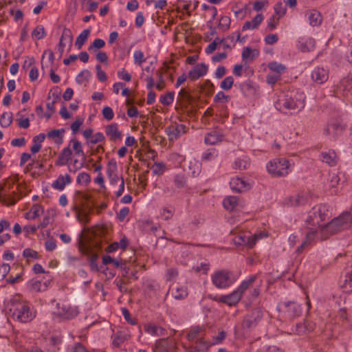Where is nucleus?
Returning <instances> with one entry per match:
<instances>
[{
  "label": "nucleus",
  "mask_w": 352,
  "mask_h": 352,
  "mask_svg": "<svg viewBox=\"0 0 352 352\" xmlns=\"http://www.w3.org/2000/svg\"><path fill=\"white\" fill-rule=\"evenodd\" d=\"M305 96L302 92L294 90L283 91L278 96L275 107L285 113L291 111L298 112L305 107Z\"/></svg>",
  "instance_id": "obj_1"
},
{
  "label": "nucleus",
  "mask_w": 352,
  "mask_h": 352,
  "mask_svg": "<svg viewBox=\"0 0 352 352\" xmlns=\"http://www.w3.org/2000/svg\"><path fill=\"white\" fill-rule=\"evenodd\" d=\"M351 223L352 213L350 212H343L339 217L324 225V228H320L318 234L322 239L326 240L331 235L349 228Z\"/></svg>",
  "instance_id": "obj_2"
},
{
  "label": "nucleus",
  "mask_w": 352,
  "mask_h": 352,
  "mask_svg": "<svg viewBox=\"0 0 352 352\" xmlns=\"http://www.w3.org/2000/svg\"><path fill=\"white\" fill-rule=\"evenodd\" d=\"M10 316L20 322H28L35 317V313L30 307V305L25 300L21 299L20 296H15L10 301L9 305Z\"/></svg>",
  "instance_id": "obj_3"
},
{
  "label": "nucleus",
  "mask_w": 352,
  "mask_h": 352,
  "mask_svg": "<svg viewBox=\"0 0 352 352\" xmlns=\"http://www.w3.org/2000/svg\"><path fill=\"white\" fill-rule=\"evenodd\" d=\"M329 217V206L325 204H317L308 212L305 220L306 227L310 231H318L324 228L322 223Z\"/></svg>",
  "instance_id": "obj_4"
},
{
  "label": "nucleus",
  "mask_w": 352,
  "mask_h": 352,
  "mask_svg": "<svg viewBox=\"0 0 352 352\" xmlns=\"http://www.w3.org/2000/svg\"><path fill=\"white\" fill-rule=\"evenodd\" d=\"M179 100L184 108V111L190 120L196 121L197 118L198 101L195 91L190 92L186 89H182L179 93Z\"/></svg>",
  "instance_id": "obj_5"
},
{
  "label": "nucleus",
  "mask_w": 352,
  "mask_h": 352,
  "mask_svg": "<svg viewBox=\"0 0 352 352\" xmlns=\"http://www.w3.org/2000/svg\"><path fill=\"white\" fill-rule=\"evenodd\" d=\"M292 164L286 158H276L267 164L270 174L274 177H285L290 172Z\"/></svg>",
  "instance_id": "obj_6"
},
{
  "label": "nucleus",
  "mask_w": 352,
  "mask_h": 352,
  "mask_svg": "<svg viewBox=\"0 0 352 352\" xmlns=\"http://www.w3.org/2000/svg\"><path fill=\"white\" fill-rule=\"evenodd\" d=\"M13 187L14 183L10 180H7L0 186V202L8 206L14 205L21 198L15 190L10 192Z\"/></svg>",
  "instance_id": "obj_7"
},
{
  "label": "nucleus",
  "mask_w": 352,
  "mask_h": 352,
  "mask_svg": "<svg viewBox=\"0 0 352 352\" xmlns=\"http://www.w3.org/2000/svg\"><path fill=\"white\" fill-rule=\"evenodd\" d=\"M212 280L217 287L223 289L232 285L237 280V276L230 270H222L215 272Z\"/></svg>",
  "instance_id": "obj_8"
},
{
  "label": "nucleus",
  "mask_w": 352,
  "mask_h": 352,
  "mask_svg": "<svg viewBox=\"0 0 352 352\" xmlns=\"http://www.w3.org/2000/svg\"><path fill=\"white\" fill-rule=\"evenodd\" d=\"M280 312L286 320H292L302 315V308L296 301L283 302L280 304Z\"/></svg>",
  "instance_id": "obj_9"
},
{
  "label": "nucleus",
  "mask_w": 352,
  "mask_h": 352,
  "mask_svg": "<svg viewBox=\"0 0 352 352\" xmlns=\"http://www.w3.org/2000/svg\"><path fill=\"white\" fill-rule=\"evenodd\" d=\"M263 318V310L259 307L254 308L245 315L242 322V327L249 329L254 328L261 322Z\"/></svg>",
  "instance_id": "obj_10"
},
{
  "label": "nucleus",
  "mask_w": 352,
  "mask_h": 352,
  "mask_svg": "<svg viewBox=\"0 0 352 352\" xmlns=\"http://www.w3.org/2000/svg\"><path fill=\"white\" fill-rule=\"evenodd\" d=\"M54 314L60 319L71 320L77 316L78 312L67 304L58 302Z\"/></svg>",
  "instance_id": "obj_11"
},
{
  "label": "nucleus",
  "mask_w": 352,
  "mask_h": 352,
  "mask_svg": "<svg viewBox=\"0 0 352 352\" xmlns=\"http://www.w3.org/2000/svg\"><path fill=\"white\" fill-rule=\"evenodd\" d=\"M233 241L238 245H247L251 248L256 243V236L250 232H241L233 238Z\"/></svg>",
  "instance_id": "obj_12"
},
{
  "label": "nucleus",
  "mask_w": 352,
  "mask_h": 352,
  "mask_svg": "<svg viewBox=\"0 0 352 352\" xmlns=\"http://www.w3.org/2000/svg\"><path fill=\"white\" fill-rule=\"evenodd\" d=\"M344 129V126L339 121L333 120L327 124V126L324 129V133L327 135L331 136L335 139L343 131Z\"/></svg>",
  "instance_id": "obj_13"
},
{
  "label": "nucleus",
  "mask_w": 352,
  "mask_h": 352,
  "mask_svg": "<svg viewBox=\"0 0 352 352\" xmlns=\"http://www.w3.org/2000/svg\"><path fill=\"white\" fill-rule=\"evenodd\" d=\"M105 133L111 142H116L122 139V131L118 129L117 123H111L105 127Z\"/></svg>",
  "instance_id": "obj_14"
},
{
  "label": "nucleus",
  "mask_w": 352,
  "mask_h": 352,
  "mask_svg": "<svg viewBox=\"0 0 352 352\" xmlns=\"http://www.w3.org/2000/svg\"><path fill=\"white\" fill-rule=\"evenodd\" d=\"M72 35L69 29L65 28L63 31V34L60 38L59 43L58 45V52L59 53V58H60L63 54L65 47L66 45L65 42H69V45L72 43Z\"/></svg>",
  "instance_id": "obj_15"
},
{
  "label": "nucleus",
  "mask_w": 352,
  "mask_h": 352,
  "mask_svg": "<svg viewBox=\"0 0 352 352\" xmlns=\"http://www.w3.org/2000/svg\"><path fill=\"white\" fill-rule=\"evenodd\" d=\"M185 126L183 124L170 125L166 129V133L170 141L178 139L185 132Z\"/></svg>",
  "instance_id": "obj_16"
},
{
  "label": "nucleus",
  "mask_w": 352,
  "mask_h": 352,
  "mask_svg": "<svg viewBox=\"0 0 352 352\" xmlns=\"http://www.w3.org/2000/svg\"><path fill=\"white\" fill-rule=\"evenodd\" d=\"M329 72L323 67H316L311 73L312 80L317 84H322L328 80Z\"/></svg>",
  "instance_id": "obj_17"
},
{
  "label": "nucleus",
  "mask_w": 352,
  "mask_h": 352,
  "mask_svg": "<svg viewBox=\"0 0 352 352\" xmlns=\"http://www.w3.org/2000/svg\"><path fill=\"white\" fill-rule=\"evenodd\" d=\"M72 179L69 174L60 175L52 184V187L58 190H63L67 185L72 183Z\"/></svg>",
  "instance_id": "obj_18"
},
{
  "label": "nucleus",
  "mask_w": 352,
  "mask_h": 352,
  "mask_svg": "<svg viewBox=\"0 0 352 352\" xmlns=\"http://www.w3.org/2000/svg\"><path fill=\"white\" fill-rule=\"evenodd\" d=\"M51 280H46L45 281L38 280L36 279H32L28 283L30 289L35 292H42L47 289Z\"/></svg>",
  "instance_id": "obj_19"
},
{
  "label": "nucleus",
  "mask_w": 352,
  "mask_h": 352,
  "mask_svg": "<svg viewBox=\"0 0 352 352\" xmlns=\"http://www.w3.org/2000/svg\"><path fill=\"white\" fill-rule=\"evenodd\" d=\"M318 231H309L306 234L305 240L302 242V243L298 247V248L296 250V252L299 254H301L303 250L308 246L309 244L311 243V241H313L314 239H317L319 241H323L324 239H322L319 235L318 234Z\"/></svg>",
  "instance_id": "obj_20"
},
{
  "label": "nucleus",
  "mask_w": 352,
  "mask_h": 352,
  "mask_svg": "<svg viewBox=\"0 0 352 352\" xmlns=\"http://www.w3.org/2000/svg\"><path fill=\"white\" fill-rule=\"evenodd\" d=\"M230 185L232 190L236 192H245L250 188V184L239 177L232 178Z\"/></svg>",
  "instance_id": "obj_21"
},
{
  "label": "nucleus",
  "mask_w": 352,
  "mask_h": 352,
  "mask_svg": "<svg viewBox=\"0 0 352 352\" xmlns=\"http://www.w3.org/2000/svg\"><path fill=\"white\" fill-rule=\"evenodd\" d=\"M173 347V343L168 339L163 338L159 339L156 341L155 347L153 349L154 352H171V349Z\"/></svg>",
  "instance_id": "obj_22"
},
{
  "label": "nucleus",
  "mask_w": 352,
  "mask_h": 352,
  "mask_svg": "<svg viewBox=\"0 0 352 352\" xmlns=\"http://www.w3.org/2000/svg\"><path fill=\"white\" fill-rule=\"evenodd\" d=\"M339 182L340 177L336 173H329L327 179V187L328 190L331 195H336L338 193Z\"/></svg>",
  "instance_id": "obj_23"
},
{
  "label": "nucleus",
  "mask_w": 352,
  "mask_h": 352,
  "mask_svg": "<svg viewBox=\"0 0 352 352\" xmlns=\"http://www.w3.org/2000/svg\"><path fill=\"white\" fill-rule=\"evenodd\" d=\"M241 298V296L240 294L236 292V290H234L228 295L221 296L219 298V302L231 307L236 305L240 301Z\"/></svg>",
  "instance_id": "obj_24"
},
{
  "label": "nucleus",
  "mask_w": 352,
  "mask_h": 352,
  "mask_svg": "<svg viewBox=\"0 0 352 352\" xmlns=\"http://www.w3.org/2000/svg\"><path fill=\"white\" fill-rule=\"evenodd\" d=\"M320 155L322 161L327 163L330 166H334L338 163V157L333 150L322 152Z\"/></svg>",
  "instance_id": "obj_25"
},
{
  "label": "nucleus",
  "mask_w": 352,
  "mask_h": 352,
  "mask_svg": "<svg viewBox=\"0 0 352 352\" xmlns=\"http://www.w3.org/2000/svg\"><path fill=\"white\" fill-rule=\"evenodd\" d=\"M72 151L71 148H64L60 155H58L56 164L58 166H64L68 164L69 161L72 159Z\"/></svg>",
  "instance_id": "obj_26"
},
{
  "label": "nucleus",
  "mask_w": 352,
  "mask_h": 352,
  "mask_svg": "<svg viewBox=\"0 0 352 352\" xmlns=\"http://www.w3.org/2000/svg\"><path fill=\"white\" fill-rule=\"evenodd\" d=\"M345 278L342 287L346 292H352V263L346 267L345 270Z\"/></svg>",
  "instance_id": "obj_27"
},
{
  "label": "nucleus",
  "mask_w": 352,
  "mask_h": 352,
  "mask_svg": "<svg viewBox=\"0 0 352 352\" xmlns=\"http://www.w3.org/2000/svg\"><path fill=\"white\" fill-rule=\"evenodd\" d=\"M68 147H72V151L74 152L75 155L82 157V160H85V154L82 149V145L76 138H72L69 142Z\"/></svg>",
  "instance_id": "obj_28"
},
{
  "label": "nucleus",
  "mask_w": 352,
  "mask_h": 352,
  "mask_svg": "<svg viewBox=\"0 0 352 352\" xmlns=\"http://www.w3.org/2000/svg\"><path fill=\"white\" fill-rule=\"evenodd\" d=\"M65 132L64 129H54L47 133V138L52 140L56 144L59 145L63 142Z\"/></svg>",
  "instance_id": "obj_29"
},
{
  "label": "nucleus",
  "mask_w": 352,
  "mask_h": 352,
  "mask_svg": "<svg viewBox=\"0 0 352 352\" xmlns=\"http://www.w3.org/2000/svg\"><path fill=\"white\" fill-rule=\"evenodd\" d=\"M264 19V16L262 14H258L252 21H246L243 27L242 31H246L248 30H254L258 28L259 25L261 23Z\"/></svg>",
  "instance_id": "obj_30"
},
{
  "label": "nucleus",
  "mask_w": 352,
  "mask_h": 352,
  "mask_svg": "<svg viewBox=\"0 0 352 352\" xmlns=\"http://www.w3.org/2000/svg\"><path fill=\"white\" fill-rule=\"evenodd\" d=\"M144 331L155 336H163L165 335L166 330L163 327H158L152 324H148L144 326Z\"/></svg>",
  "instance_id": "obj_31"
},
{
  "label": "nucleus",
  "mask_w": 352,
  "mask_h": 352,
  "mask_svg": "<svg viewBox=\"0 0 352 352\" xmlns=\"http://www.w3.org/2000/svg\"><path fill=\"white\" fill-rule=\"evenodd\" d=\"M44 212V209L42 206L39 204H34L30 210L25 214V217L27 219H35L42 214Z\"/></svg>",
  "instance_id": "obj_32"
},
{
  "label": "nucleus",
  "mask_w": 352,
  "mask_h": 352,
  "mask_svg": "<svg viewBox=\"0 0 352 352\" xmlns=\"http://www.w3.org/2000/svg\"><path fill=\"white\" fill-rule=\"evenodd\" d=\"M307 197L304 193H299L288 199V204L292 206H298L306 203Z\"/></svg>",
  "instance_id": "obj_33"
},
{
  "label": "nucleus",
  "mask_w": 352,
  "mask_h": 352,
  "mask_svg": "<svg viewBox=\"0 0 352 352\" xmlns=\"http://www.w3.org/2000/svg\"><path fill=\"white\" fill-rule=\"evenodd\" d=\"M256 279V276L252 275L250 276L248 279L243 280L237 287L236 290L241 297L243 294L253 284Z\"/></svg>",
  "instance_id": "obj_34"
},
{
  "label": "nucleus",
  "mask_w": 352,
  "mask_h": 352,
  "mask_svg": "<svg viewBox=\"0 0 352 352\" xmlns=\"http://www.w3.org/2000/svg\"><path fill=\"white\" fill-rule=\"evenodd\" d=\"M90 34V30L89 29L84 30L77 37L75 45L78 50H80L85 45L88 37Z\"/></svg>",
  "instance_id": "obj_35"
},
{
  "label": "nucleus",
  "mask_w": 352,
  "mask_h": 352,
  "mask_svg": "<svg viewBox=\"0 0 352 352\" xmlns=\"http://www.w3.org/2000/svg\"><path fill=\"white\" fill-rule=\"evenodd\" d=\"M308 19L311 26H317L320 24L322 16L318 11L311 10L308 13Z\"/></svg>",
  "instance_id": "obj_36"
},
{
  "label": "nucleus",
  "mask_w": 352,
  "mask_h": 352,
  "mask_svg": "<svg viewBox=\"0 0 352 352\" xmlns=\"http://www.w3.org/2000/svg\"><path fill=\"white\" fill-rule=\"evenodd\" d=\"M213 91L214 85L210 81L206 80L203 84H199V93L210 96Z\"/></svg>",
  "instance_id": "obj_37"
},
{
  "label": "nucleus",
  "mask_w": 352,
  "mask_h": 352,
  "mask_svg": "<svg viewBox=\"0 0 352 352\" xmlns=\"http://www.w3.org/2000/svg\"><path fill=\"white\" fill-rule=\"evenodd\" d=\"M238 198L235 196H230L224 199L223 204L224 208L228 210H233L237 206Z\"/></svg>",
  "instance_id": "obj_38"
},
{
  "label": "nucleus",
  "mask_w": 352,
  "mask_h": 352,
  "mask_svg": "<svg viewBox=\"0 0 352 352\" xmlns=\"http://www.w3.org/2000/svg\"><path fill=\"white\" fill-rule=\"evenodd\" d=\"M32 36L34 40H41L46 36V32L43 25H37L32 32Z\"/></svg>",
  "instance_id": "obj_39"
},
{
  "label": "nucleus",
  "mask_w": 352,
  "mask_h": 352,
  "mask_svg": "<svg viewBox=\"0 0 352 352\" xmlns=\"http://www.w3.org/2000/svg\"><path fill=\"white\" fill-rule=\"evenodd\" d=\"M173 296L177 300L183 299L188 295L186 289L184 287H177L172 289Z\"/></svg>",
  "instance_id": "obj_40"
},
{
  "label": "nucleus",
  "mask_w": 352,
  "mask_h": 352,
  "mask_svg": "<svg viewBox=\"0 0 352 352\" xmlns=\"http://www.w3.org/2000/svg\"><path fill=\"white\" fill-rule=\"evenodd\" d=\"M151 168L155 175L160 176L166 170V166L164 162H155L154 164L151 166Z\"/></svg>",
  "instance_id": "obj_41"
},
{
  "label": "nucleus",
  "mask_w": 352,
  "mask_h": 352,
  "mask_svg": "<svg viewBox=\"0 0 352 352\" xmlns=\"http://www.w3.org/2000/svg\"><path fill=\"white\" fill-rule=\"evenodd\" d=\"M76 182L78 184L87 186L91 182V176L85 172L80 173L77 176Z\"/></svg>",
  "instance_id": "obj_42"
},
{
  "label": "nucleus",
  "mask_w": 352,
  "mask_h": 352,
  "mask_svg": "<svg viewBox=\"0 0 352 352\" xmlns=\"http://www.w3.org/2000/svg\"><path fill=\"white\" fill-rule=\"evenodd\" d=\"M174 186L177 190L182 189L186 186V179L184 175H176L173 180Z\"/></svg>",
  "instance_id": "obj_43"
},
{
  "label": "nucleus",
  "mask_w": 352,
  "mask_h": 352,
  "mask_svg": "<svg viewBox=\"0 0 352 352\" xmlns=\"http://www.w3.org/2000/svg\"><path fill=\"white\" fill-rule=\"evenodd\" d=\"M268 67L271 71L276 72V74H278L279 76L286 69L285 65L276 62L270 63L268 65Z\"/></svg>",
  "instance_id": "obj_44"
},
{
  "label": "nucleus",
  "mask_w": 352,
  "mask_h": 352,
  "mask_svg": "<svg viewBox=\"0 0 352 352\" xmlns=\"http://www.w3.org/2000/svg\"><path fill=\"white\" fill-rule=\"evenodd\" d=\"M190 343L197 344L198 342V327H193L186 335Z\"/></svg>",
  "instance_id": "obj_45"
},
{
  "label": "nucleus",
  "mask_w": 352,
  "mask_h": 352,
  "mask_svg": "<svg viewBox=\"0 0 352 352\" xmlns=\"http://www.w3.org/2000/svg\"><path fill=\"white\" fill-rule=\"evenodd\" d=\"M250 166V160L247 158L237 159L234 162V168L239 170H245Z\"/></svg>",
  "instance_id": "obj_46"
},
{
  "label": "nucleus",
  "mask_w": 352,
  "mask_h": 352,
  "mask_svg": "<svg viewBox=\"0 0 352 352\" xmlns=\"http://www.w3.org/2000/svg\"><path fill=\"white\" fill-rule=\"evenodd\" d=\"M12 122V116L10 113H3L0 118V124L2 127H8Z\"/></svg>",
  "instance_id": "obj_47"
},
{
  "label": "nucleus",
  "mask_w": 352,
  "mask_h": 352,
  "mask_svg": "<svg viewBox=\"0 0 352 352\" xmlns=\"http://www.w3.org/2000/svg\"><path fill=\"white\" fill-rule=\"evenodd\" d=\"M338 322H341L342 324L346 326L349 323L348 316L345 309H340L336 316Z\"/></svg>",
  "instance_id": "obj_48"
},
{
  "label": "nucleus",
  "mask_w": 352,
  "mask_h": 352,
  "mask_svg": "<svg viewBox=\"0 0 352 352\" xmlns=\"http://www.w3.org/2000/svg\"><path fill=\"white\" fill-rule=\"evenodd\" d=\"M126 340V335L123 334L122 332H118L113 338L112 344L115 347H120Z\"/></svg>",
  "instance_id": "obj_49"
},
{
  "label": "nucleus",
  "mask_w": 352,
  "mask_h": 352,
  "mask_svg": "<svg viewBox=\"0 0 352 352\" xmlns=\"http://www.w3.org/2000/svg\"><path fill=\"white\" fill-rule=\"evenodd\" d=\"M231 19L228 16H223L219 20V27L223 31H227L230 26Z\"/></svg>",
  "instance_id": "obj_50"
},
{
  "label": "nucleus",
  "mask_w": 352,
  "mask_h": 352,
  "mask_svg": "<svg viewBox=\"0 0 352 352\" xmlns=\"http://www.w3.org/2000/svg\"><path fill=\"white\" fill-rule=\"evenodd\" d=\"M90 77V72L89 70H83L77 76L76 81L78 83L82 84L88 82Z\"/></svg>",
  "instance_id": "obj_51"
},
{
  "label": "nucleus",
  "mask_w": 352,
  "mask_h": 352,
  "mask_svg": "<svg viewBox=\"0 0 352 352\" xmlns=\"http://www.w3.org/2000/svg\"><path fill=\"white\" fill-rule=\"evenodd\" d=\"M84 161L85 160H82V162H80L77 159H74L71 165L69 166V171L76 173L81 169L84 166Z\"/></svg>",
  "instance_id": "obj_52"
},
{
  "label": "nucleus",
  "mask_w": 352,
  "mask_h": 352,
  "mask_svg": "<svg viewBox=\"0 0 352 352\" xmlns=\"http://www.w3.org/2000/svg\"><path fill=\"white\" fill-rule=\"evenodd\" d=\"M174 100V93L168 92L160 96V101L164 105H170Z\"/></svg>",
  "instance_id": "obj_53"
},
{
  "label": "nucleus",
  "mask_w": 352,
  "mask_h": 352,
  "mask_svg": "<svg viewBox=\"0 0 352 352\" xmlns=\"http://www.w3.org/2000/svg\"><path fill=\"white\" fill-rule=\"evenodd\" d=\"M230 100V96L225 94L223 91L218 92L214 98V101L219 103H227Z\"/></svg>",
  "instance_id": "obj_54"
},
{
  "label": "nucleus",
  "mask_w": 352,
  "mask_h": 352,
  "mask_svg": "<svg viewBox=\"0 0 352 352\" xmlns=\"http://www.w3.org/2000/svg\"><path fill=\"white\" fill-rule=\"evenodd\" d=\"M77 219L80 223L85 224L88 223L90 221L89 212L84 210H80L78 212Z\"/></svg>",
  "instance_id": "obj_55"
},
{
  "label": "nucleus",
  "mask_w": 352,
  "mask_h": 352,
  "mask_svg": "<svg viewBox=\"0 0 352 352\" xmlns=\"http://www.w3.org/2000/svg\"><path fill=\"white\" fill-rule=\"evenodd\" d=\"M234 83V78L232 76H228L221 82V88L223 90H230Z\"/></svg>",
  "instance_id": "obj_56"
},
{
  "label": "nucleus",
  "mask_w": 352,
  "mask_h": 352,
  "mask_svg": "<svg viewBox=\"0 0 352 352\" xmlns=\"http://www.w3.org/2000/svg\"><path fill=\"white\" fill-rule=\"evenodd\" d=\"M61 91L58 87L51 89L47 100L52 99L53 101L58 102L60 99Z\"/></svg>",
  "instance_id": "obj_57"
},
{
  "label": "nucleus",
  "mask_w": 352,
  "mask_h": 352,
  "mask_svg": "<svg viewBox=\"0 0 352 352\" xmlns=\"http://www.w3.org/2000/svg\"><path fill=\"white\" fill-rule=\"evenodd\" d=\"M134 63L141 65L145 60L144 53L141 50H136L133 54Z\"/></svg>",
  "instance_id": "obj_58"
},
{
  "label": "nucleus",
  "mask_w": 352,
  "mask_h": 352,
  "mask_svg": "<svg viewBox=\"0 0 352 352\" xmlns=\"http://www.w3.org/2000/svg\"><path fill=\"white\" fill-rule=\"evenodd\" d=\"M23 256L26 258L38 259L39 258L38 253L31 248H25L23 251Z\"/></svg>",
  "instance_id": "obj_59"
},
{
  "label": "nucleus",
  "mask_w": 352,
  "mask_h": 352,
  "mask_svg": "<svg viewBox=\"0 0 352 352\" xmlns=\"http://www.w3.org/2000/svg\"><path fill=\"white\" fill-rule=\"evenodd\" d=\"M105 45V42L101 38H96L93 43L89 46L88 50L92 51L95 49H101Z\"/></svg>",
  "instance_id": "obj_60"
},
{
  "label": "nucleus",
  "mask_w": 352,
  "mask_h": 352,
  "mask_svg": "<svg viewBox=\"0 0 352 352\" xmlns=\"http://www.w3.org/2000/svg\"><path fill=\"white\" fill-rule=\"evenodd\" d=\"M174 212L175 210L173 207L164 208L162 209L160 214L164 219L168 220L172 218Z\"/></svg>",
  "instance_id": "obj_61"
},
{
  "label": "nucleus",
  "mask_w": 352,
  "mask_h": 352,
  "mask_svg": "<svg viewBox=\"0 0 352 352\" xmlns=\"http://www.w3.org/2000/svg\"><path fill=\"white\" fill-rule=\"evenodd\" d=\"M220 140L219 135L216 134V133H208V135L205 138V142L207 144H214Z\"/></svg>",
  "instance_id": "obj_62"
},
{
  "label": "nucleus",
  "mask_w": 352,
  "mask_h": 352,
  "mask_svg": "<svg viewBox=\"0 0 352 352\" xmlns=\"http://www.w3.org/2000/svg\"><path fill=\"white\" fill-rule=\"evenodd\" d=\"M104 139H105V138H104V135H103V133L101 132H98L92 135L91 140H89L88 141L87 144H95L98 142H101L104 141Z\"/></svg>",
  "instance_id": "obj_63"
},
{
  "label": "nucleus",
  "mask_w": 352,
  "mask_h": 352,
  "mask_svg": "<svg viewBox=\"0 0 352 352\" xmlns=\"http://www.w3.org/2000/svg\"><path fill=\"white\" fill-rule=\"evenodd\" d=\"M102 113L104 118L108 121L111 120L114 117L113 111L110 107H104L102 111Z\"/></svg>",
  "instance_id": "obj_64"
}]
</instances>
